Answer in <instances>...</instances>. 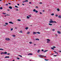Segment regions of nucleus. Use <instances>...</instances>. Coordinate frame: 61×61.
Here are the masks:
<instances>
[{"instance_id":"41","label":"nucleus","mask_w":61,"mask_h":61,"mask_svg":"<svg viewBox=\"0 0 61 61\" xmlns=\"http://www.w3.org/2000/svg\"><path fill=\"white\" fill-rule=\"evenodd\" d=\"M53 22L56 23V21H53Z\"/></svg>"},{"instance_id":"32","label":"nucleus","mask_w":61,"mask_h":61,"mask_svg":"<svg viewBox=\"0 0 61 61\" xmlns=\"http://www.w3.org/2000/svg\"><path fill=\"white\" fill-rule=\"evenodd\" d=\"M45 60H46V61H48V60H47L46 59H45Z\"/></svg>"},{"instance_id":"9","label":"nucleus","mask_w":61,"mask_h":61,"mask_svg":"<svg viewBox=\"0 0 61 61\" xmlns=\"http://www.w3.org/2000/svg\"><path fill=\"white\" fill-rule=\"evenodd\" d=\"M9 8L10 9H12V7L11 6L9 7Z\"/></svg>"},{"instance_id":"49","label":"nucleus","mask_w":61,"mask_h":61,"mask_svg":"<svg viewBox=\"0 0 61 61\" xmlns=\"http://www.w3.org/2000/svg\"><path fill=\"white\" fill-rule=\"evenodd\" d=\"M40 4H42V2H40Z\"/></svg>"},{"instance_id":"44","label":"nucleus","mask_w":61,"mask_h":61,"mask_svg":"<svg viewBox=\"0 0 61 61\" xmlns=\"http://www.w3.org/2000/svg\"><path fill=\"white\" fill-rule=\"evenodd\" d=\"M17 58V59H20L19 58H18V57Z\"/></svg>"},{"instance_id":"57","label":"nucleus","mask_w":61,"mask_h":61,"mask_svg":"<svg viewBox=\"0 0 61 61\" xmlns=\"http://www.w3.org/2000/svg\"><path fill=\"white\" fill-rule=\"evenodd\" d=\"M29 3H30V4H32V3L31 2H30Z\"/></svg>"},{"instance_id":"63","label":"nucleus","mask_w":61,"mask_h":61,"mask_svg":"<svg viewBox=\"0 0 61 61\" xmlns=\"http://www.w3.org/2000/svg\"><path fill=\"white\" fill-rule=\"evenodd\" d=\"M40 14H42V13L41 12L40 13Z\"/></svg>"},{"instance_id":"34","label":"nucleus","mask_w":61,"mask_h":61,"mask_svg":"<svg viewBox=\"0 0 61 61\" xmlns=\"http://www.w3.org/2000/svg\"><path fill=\"white\" fill-rule=\"evenodd\" d=\"M36 8H38V7L37 6H36Z\"/></svg>"},{"instance_id":"29","label":"nucleus","mask_w":61,"mask_h":61,"mask_svg":"<svg viewBox=\"0 0 61 61\" xmlns=\"http://www.w3.org/2000/svg\"><path fill=\"white\" fill-rule=\"evenodd\" d=\"M5 25H8V23H5Z\"/></svg>"},{"instance_id":"53","label":"nucleus","mask_w":61,"mask_h":61,"mask_svg":"<svg viewBox=\"0 0 61 61\" xmlns=\"http://www.w3.org/2000/svg\"><path fill=\"white\" fill-rule=\"evenodd\" d=\"M17 5H19V4H17Z\"/></svg>"},{"instance_id":"17","label":"nucleus","mask_w":61,"mask_h":61,"mask_svg":"<svg viewBox=\"0 0 61 61\" xmlns=\"http://www.w3.org/2000/svg\"><path fill=\"white\" fill-rule=\"evenodd\" d=\"M15 7H16V8H18V7L16 5H15Z\"/></svg>"},{"instance_id":"30","label":"nucleus","mask_w":61,"mask_h":61,"mask_svg":"<svg viewBox=\"0 0 61 61\" xmlns=\"http://www.w3.org/2000/svg\"><path fill=\"white\" fill-rule=\"evenodd\" d=\"M13 30V28H11V30Z\"/></svg>"},{"instance_id":"26","label":"nucleus","mask_w":61,"mask_h":61,"mask_svg":"<svg viewBox=\"0 0 61 61\" xmlns=\"http://www.w3.org/2000/svg\"><path fill=\"white\" fill-rule=\"evenodd\" d=\"M29 43L30 44H31L32 43V42H30Z\"/></svg>"},{"instance_id":"61","label":"nucleus","mask_w":61,"mask_h":61,"mask_svg":"<svg viewBox=\"0 0 61 61\" xmlns=\"http://www.w3.org/2000/svg\"><path fill=\"white\" fill-rule=\"evenodd\" d=\"M50 21H52V20L51 19V20H50Z\"/></svg>"},{"instance_id":"39","label":"nucleus","mask_w":61,"mask_h":61,"mask_svg":"<svg viewBox=\"0 0 61 61\" xmlns=\"http://www.w3.org/2000/svg\"><path fill=\"white\" fill-rule=\"evenodd\" d=\"M55 35H56V36H57V34H56Z\"/></svg>"},{"instance_id":"8","label":"nucleus","mask_w":61,"mask_h":61,"mask_svg":"<svg viewBox=\"0 0 61 61\" xmlns=\"http://www.w3.org/2000/svg\"><path fill=\"white\" fill-rule=\"evenodd\" d=\"M33 55V54L32 53H30L29 54H28V55Z\"/></svg>"},{"instance_id":"43","label":"nucleus","mask_w":61,"mask_h":61,"mask_svg":"<svg viewBox=\"0 0 61 61\" xmlns=\"http://www.w3.org/2000/svg\"><path fill=\"white\" fill-rule=\"evenodd\" d=\"M58 16V15H56V16Z\"/></svg>"},{"instance_id":"42","label":"nucleus","mask_w":61,"mask_h":61,"mask_svg":"<svg viewBox=\"0 0 61 61\" xmlns=\"http://www.w3.org/2000/svg\"><path fill=\"white\" fill-rule=\"evenodd\" d=\"M52 31H55V29H52Z\"/></svg>"},{"instance_id":"13","label":"nucleus","mask_w":61,"mask_h":61,"mask_svg":"<svg viewBox=\"0 0 61 61\" xmlns=\"http://www.w3.org/2000/svg\"><path fill=\"white\" fill-rule=\"evenodd\" d=\"M46 51H48V50H46L45 51H44V52L45 53V52H46Z\"/></svg>"},{"instance_id":"20","label":"nucleus","mask_w":61,"mask_h":61,"mask_svg":"<svg viewBox=\"0 0 61 61\" xmlns=\"http://www.w3.org/2000/svg\"><path fill=\"white\" fill-rule=\"evenodd\" d=\"M58 17H59V18H61V16L60 15H59V16Z\"/></svg>"},{"instance_id":"58","label":"nucleus","mask_w":61,"mask_h":61,"mask_svg":"<svg viewBox=\"0 0 61 61\" xmlns=\"http://www.w3.org/2000/svg\"><path fill=\"white\" fill-rule=\"evenodd\" d=\"M42 51H44V50H42Z\"/></svg>"},{"instance_id":"1","label":"nucleus","mask_w":61,"mask_h":61,"mask_svg":"<svg viewBox=\"0 0 61 61\" xmlns=\"http://www.w3.org/2000/svg\"><path fill=\"white\" fill-rule=\"evenodd\" d=\"M39 56L40 57H41V58H43L44 57H46L45 58H46V56H44L42 55H39Z\"/></svg>"},{"instance_id":"21","label":"nucleus","mask_w":61,"mask_h":61,"mask_svg":"<svg viewBox=\"0 0 61 61\" xmlns=\"http://www.w3.org/2000/svg\"><path fill=\"white\" fill-rule=\"evenodd\" d=\"M5 54H7V52H5L4 53Z\"/></svg>"},{"instance_id":"12","label":"nucleus","mask_w":61,"mask_h":61,"mask_svg":"<svg viewBox=\"0 0 61 61\" xmlns=\"http://www.w3.org/2000/svg\"><path fill=\"white\" fill-rule=\"evenodd\" d=\"M36 10L35 9H34L33 10V12H36Z\"/></svg>"},{"instance_id":"62","label":"nucleus","mask_w":61,"mask_h":61,"mask_svg":"<svg viewBox=\"0 0 61 61\" xmlns=\"http://www.w3.org/2000/svg\"><path fill=\"white\" fill-rule=\"evenodd\" d=\"M7 15H8V14H7Z\"/></svg>"},{"instance_id":"2","label":"nucleus","mask_w":61,"mask_h":61,"mask_svg":"<svg viewBox=\"0 0 61 61\" xmlns=\"http://www.w3.org/2000/svg\"><path fill=\"white\" fill-rule=\"evenodd\" d=\"M47 41H47V43H49V42H50V40H49V39H47Z\"/></svg>"},{"instance_id":"47","label":"nucleus","mask_w":61,"mask_h":61,"mask_svg":"<svg viewBox=\"0 0 61 61\" xmlns=\"http://www.w3.org/2000/svg\"><path fill=\"white\" fill-rule=\"evenodd\" d=\"M13 36H14V37H15V35H13Z\"/></svg>"},{"instance_id":"40","label":"nucleus","mask_w":61,"mask_h":61,"mask_svg":"<svg viewBox=\"0 0 61 61\" xmlns=\"http://www.w3.org/2000/svg\"><path fill=\"white\" fill-rule=\"evenodd\" d=\"M8 5V4H6V5H7H7Z\"/></svg>"},{"instance_id":"54","label":"nucleus","mask_w":61,"mask_h":61,"mask_svg":"<svg viewBox=\"0 0 61 61\" xmlns=\"http://www.w3.org/2000/svg\"><path fill=\"white\" fill-rule=\"evenodd\" d=\"M22 5H24V4H22Z\"/></svg>"},{"instance_id":"45","label":"nucleus","mask_w":61,"mask_h":61,"mask_svg":"<svg viewBox=\"0 0 61 61\" xmlns=\"http://www.w3.org/2000/svg\"><path fill=\"white\" fill-rule=\"evenodd\" d=\"M2 54H5V53L4 52H2Z\"/></svg>"},{"instance_id":"25","label":"nucleus","mask_w":61,"mask_h":61,"mask_svg":"<svg viewBox=\"0 0 61 61\" xmlns=\"http://www.w3.org/2000/svg\"><path fill=\"white\" fill-rule=\"evenodd\" d=\"M18 56H20V57H22V56H21V55H18Z\"/></svg>"},{"instance_id":"48","label":"nucleus","mask_w":61,"mask_h":61,"mask_svg":"<svg viewBox=\"0 0 61 61\" xmlns=\"http://www.w3.org/2000/svg\"><path fill=\"white\" fill-rule=\"evenodd\" d=\"M52 49H53V50H54V48H51Z\"/></svg>"},{"instance_id":"31","label":"nucleus","mask_w":61,"mask_h":61,"mask_svg":"<svg viewBox=\"0 0 61 61\" xmlns=\"http://www.w3.org/2000/svg\"><path fill=\"white\" fill-rule=\"evenodd\" d=\"M3 14H4V15H5L6 14V13H3Z\"/></svg>"},{"instance_id":"55","label":"nucleus","mask_w":61,"mask_h":61,"mask_svg":"<svg viewBox=\"0 0 61 61\" xmlns=\"http://www.w3.org/2000/svg\"><path fill=\"white\" fill-rule=\"evenodd\" d=\"M8 4H9V5H11V3H9Z\"/></svg>"},{"instance_id":"4","label":"nucleus","mask_w":61,"mask_h":61,"mask_svg":"<svg viewBox=\"0 0 61 61\" xmlns=\"http://www.w3.org/2000/svg\"><path fill=\"white\" fill-rule=\"evenodd\" d=\"M9 23L10 24H14V23L12 22L11 21L9 22Z\"/></svg>"},{"instance_id":"16","label":"nucleus","mask_w":61,"mask_h":61,"mask_svg":"<svg viewBox=\"0 0 61 61\" xmlns=\"http://www.w3.org/2000/svg\"><path fill=\"white\" fill-rule=\"evenodd\" d=\"M49 25H52V24H51L50 23H49Z\"/></svg>"},{"instance_id":"24","label":"nucleus","mask_w":61,"mask_h":61,"mask_svg":"<svg viewBox=\"0 0 61 61\" xmlns=\"http://www.w3.org/2000/svg\"><path fill=\"white\" fill-rule=\"evenodd\" d=\"M17 20H18V21H21V20H20L18 19Z\"/></svg>"},{"instance_id":"15","label":"nucleus","mask_w":61,"mask_h":61,"mask_svg":"<svg viewBox=\"0 0 61 61\" xmlns=\"http://www.w3.org/2000/svg\"><path fill=\"white\" fill-rule=\"evenodd\" d=\"M57 32L58 34H61V33H60V31H58Z\"/></svg>"},{"instance_id":"46","label":"nucleus","mask_w":61,"mask_h":61,"mask_svg":"<svg viewBox=\"0 0 61 61\" xmlns=\"http://www.w3.org/2000/svg\"><path fill=\"white\" fill-rule=\"evenodd\" d=\"M20 32L21 33H23V31H22L21 30L20 31Z\"/></svg>"},{"instance_id":"59","label":"nucleus","mask_w":61,"mask_h":61,"mask_svg":"<svg viewBox=\"0 0 61 61\" xmlns=\"http://www.w3.org/2000/svg\"><path fill=\"white\" fill-rule=\"evenodd\" d=\"M25 2H26V0L25 1H24Z\"/></svg>"},{"instance_id":"27","label":"nucleus","mask_w":61,"mask_h":61,"mask_svg":"<svg viewBox=\"0 0 61 61\" xmlns=\"http://www.w3.org/2000/svg\"><path fill=\"white\" fill-rule=\"evenodd\" d=\"M35 12L36 13H38V11L37 10H36Z\"/></svg>"},{"instance_id":"23","label":"nucleus","mask_w":61,"mask_h":61,"mask_svg":"<svg viewBox=\"0 0 61 61\" xmlns=\"http://www.w3.org/2000/svg\"><path fill=\"white\" fill-rule=\"evenodd\" d=\"M4 50V49H0V50Z\"/></svg>"},{"instance_id":"36","label":"nucleus","mask_w":61,"mask_h":61,"mask_svg":"<svg viewBox=\"0 0 61 61\" xmlns=\"http://www.w3.org/2000/svg\"><path fill=\"white\" fill-rule=\"evenodd\" d=\"M53 48H56V47H55V46H53Z\"/></svg>"},{"instance_id":"11","label":"nucleus","mask_w":61,"mask_h":61,"mask_svg":"<svg viewBox=\"0 0 61 61\" xmlns=\"http://www.w3.org/2000/svg\"><path fill=\"white\" fill-rule=\"evenodd\" d=\"M57 10L58 11H60V10H59V8L57 9Z\"/></svg>"},{"instance_id":"7","label":"nucleus","mask_w":61,"mask_h":61,"mask_svg":"<svg viewBox=\"0 0 61 61\" xmlns=\"http://www.w3.org/2000/svg\"><path fill=\"white\" fill-rule=\"evenodd\" d=\"M40 52V50H39L37 51L38 53H39Z\"/></svg>"},{"instance_id":"51","label":"nucleus","mask_w":61,"mask_h":61,"mask_svg":"<svg viewBox=\"0 0 61 61\" xmlns=\"http://www.w3.org/2000/svg\"><path fill=\"white\" fill-rule=\"evenodd\" d=\"M7 54V55H10V54H9V53H8Z\"/></svg>"},{"instance_id":"35","label":"nucleus","mask_w":61,"mask_h":61,"mask_svg":"<svg viewBox=\"0 0 61 61\" xmlns=\"http://www.w3.org/2000/svg\"><path fill=\"white\" fill-rule=\"evenodd\" d=\"M37 34H40V32H37Z\"/></svg>"},{"instance_id":"64","label":"nucleus","mask_w":61,"mask_h":61,"mask_svg":"<svg viewBox=\"0 0 61 61\" xmlns=\"http://www.w3.org/2000/svg\"><path fill=\"white\" fill-rule=\"evenodd\" d=\"M28 0H26V2H28Z\"/></svg>"},{"instance_id":"18","label":"nucleus","mask_w":61,"mask_h":61,"mask_svg":"<svg viewBox=\"0 0 61 61\" xmlns=\"http://www.w3.org/2000/svg\"><path fill=\"white\" fill-rule=\"evenodd\" d=\"M35 40H39V39H36Z\"/></svg>"},{"instance_id":"3","label":"nucleus","mask_w":61,"mask_h":61,"mask_svg":"<svg viewBox=\"0 0 61 61\" xmlns=\"http://www.w3.org/2000/svg\"><path fill=\"white\" fill-rule=\"evenodd\" d=\"M6 40H8V41H9V40H10V39L9 38H6Z\"/></svg>"},{"instance_id":"6","label":"nucleus","mask_w":61,"mask_h":61,"mask_svg":"<svg viewBox=\"0 0 61 61\" xmlns=\"http://www.w3.org/2000/svg\"><path fill=\"white\" fill-rule=\"evenodd\" d=\"M33 34L34 35V34H36L37 33H36V32H33Z\"/></svg>"},{"instance_id":"52","label":"nucleus","mask_w":61,"mask_h":61,"mask_svg":"<svg viewBox=\"0 0 61 61\" xmlns=\"http://www.w3.org/2000/svg\"><path fill=\"white\" fill-rule=\"evenodd\" d=\"M54 56H56L57 55H54Z\"/></svg>"},{"instance_id":"28","label":"nucleus","mask_w":61,"mask_h":61,"mask_svg":"<svg viewBox=\"0 0 61 61\" xmlns=\"http://www.w3.org/2000/svg\"><path fill=\"white\" fill-rule=\"evenodd\" d=\"M27 18H29V17L28 16H27Z\"/></svg>"},{"instance_id":"38","label":"nucleus","mask_w":61,"mask_h":61,"mask_svg":"<svg viewBox=\"0 0 61 61\" xmlns=\"http://www.w3.org/2000/svg\"><path fill=\"white\" fill-rule=\"evenodd\" d=\"M16 11H18V9H16Z\"/></svg>"},{"instance_id":"50","label":"nucleus","mask_w":61,"mask_h":61,"mask_svg":"<svg viewBox=\"0 0 61 61\" xmlns=\"http://www.w3.org/2000/svg\"><path fill=\"white\" fill-rule=\"evenodd\" d=\"M17 28V27H15V29H16Z\"/></svg>"},{"instance_id":"56","label":"nucleus","mask_w":61,"mask_h":61,"mask_svg":"<svg viewBox=\"0 0 61 61\" xmlns=\"http://www.w3.org/2000/svg\"><path fill=\"white\" fill-rule=\"evenodd\" d=\"M1 55H2V54H3V53H2V52H1Z\"/></svg>"},{"instance_id":"10","label":"nucleus","mask_w":61,"mask_h":61,"mask_svg":"<svg viewBox=\"0 0 61 61\" xmlns=\"http://www.w3.org/2000/svg\"><path fill=\"white\" fill-rule=\"evenodd\" d=\"M9 57H10L9 56H6L5 57V58H9Z\"/></svg>"},{"instance_id":"22","label":"nucleus","mask_w":61,"mask_h":61,"mask_svg":"<svg viewBox=\"0 0 61 61\" xmlns=\"http://www.w3.org/2000/svg\"><path fill=\"white\" fill-rule=\"evenodd\" d=\"M54 52H55V53H56V54L57 53V54H58V53L56 52V51H54Z\"/></svg>"},{"instance_id":"19","label":"nucleus","mask_w":61,"mask_h":61,"mask_svg":"<svg viewBox=\"0 0 61 61\" xmlns=\"http://www.w3.org/2000/svg\"><path fill=\"white\" fill-rule=\"evenodd\" d=\"M30 33V32H29V31H28L27 32V34H28Z\"/></svg>"},{"instance_id":"14","label":"nucleus","mask_w":61,"mask_h":61,"mask_svg":"<svg viewBox=\"0 0 61 61\" xmlns=\"http://www.w3.org/2000/svg\"><path fill=\"white\" fill-rule=\"evenodd\" d=\"M25 29H26V30H27V29H28V28L27 27H26L25 28Z\"/></svg>"},{"instance_id":"33","label":"nucleus","mask_w":61,"mask_h":61,"mask_svg":"<svg viewBox=\"0 0 61 61\" xmlns=\"http://www.w3.org/2000/svg\"><path fill=\"white\" fill-rule=\"evenodd\" d=\"M0 9H3V8H2V7H0Z\"/></svg>"},{"instance_id":"60","label":"nucleus","mask_w":61,"mask_h":61,"mask_svg":"<svg viewBox=\"0 0 61 61\" xmlns=\"http://www.w3.org/2000/svg\"><path fill=\"white\" fill-rule=\"evenodd\" d=\"M29 16H30V17H31V16L30 15H29Z\"/></svg>"},{"instance_id":"5","label":"nucleus","mask_w":61,"mask_h":61,"mask_svg":"<svg viewBox=\"0 0 61 61\" xmlns=\"http://www.w3.org/2000/svg\"><path fill=\"white\" fill-rule=\"evenodd\" d=\"M50 23H54V21H50L49 22Z\"/></svg>"},{"instance_id":"37","label":"nucleus","mask_w":61,"mask_h":61,"mask_svg":"<svg viewBox=\"0 0 61 61\" xmlns=\"http://www.w3.org/2000/svg\"><path fill=\"white\" fill-rule=\"evenodd\" d=\"M51 15H54V14L53 13V14H51Z\"/></svg>"}]
</instances>
